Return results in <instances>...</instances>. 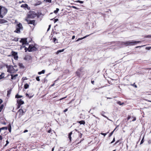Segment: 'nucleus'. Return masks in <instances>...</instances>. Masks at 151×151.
<instances>
[{
  "instance_id": "22",
  "label": "nucleus",
  "mask_w": 151,
  "mask_h": 151,
  "mask_svg": "<svg viewBox=\"0 0 151 151\" xmlns=\"http://www.w3.org/2000/svg\"><path fill=\"white\" fill-rule=\"evenodd\" d=\"M8 129L7 127H3L1 128H0V133L1 132V131L3 130H7Z\"/></svg>"
},
{
  "instance_id": "33",
  "label": "nucleus",
  "mask_w": 151,
  "mask_h": 151,
  "mask_svg": "<svg viewBox=\"0 0 151 151\" xmlns=\"http://www.w3.org/2000/svg\"><path fill=\"white\" fill-rule=\"evenodd\" d=\"M11 90H9L7 91V96H8L11 93Z\"/></svg>"
},
{
  "instance_id": "40",
  "label": "nucleus",
  "mask_w": 151,
  "mask_h": 151,
  "mask_svg": "<svg viewBox=\"0 0 151 151\" xmlns=\"http://www.w3.org/2000/svg\"><path fill=\"white\" fill-rule=\"evenodd\" d=\"M114 132V131H113L112 132H111L109 135V137H110L113 134Z\"/></svg>"
},
{
  "instance_id": "34",
  "label": "nucleus",
  "mask_w": 151,
  "mask_h": 151,
  "mask_svg": "<svg viewBox=\"0 0 151 151\" xmlns=\"http://www.w3.org/2000/svg\"><path fill=\"white\" fill-rule=\"evenodd\" d=\"M59 10V9L58 8H56V10H55L54 11V13H55V14H56V13H57L58 12Z\"/></svg>"
},
{
  "instance_id": "35",
  "label": "nucleus",
  "mask_w": 151,
  "mask_h": 151,
  "mask_svg": "<svg viewBox=\"0 0 151 151\" xmlns=\"http://www.w3.org/2000/svg\"><path fill=\"white\" fill-rule=\"evenodd\" d=\"M109 133V132H106L105 133H101V135H104V136H105Z\"/></svg>"
},
{
  "instance_id": "61",
  "label": "nucleus",
  "mask_w": 151,
  "mask_h": 151,
  "mask_svg": "<svg viewBox=\"0 0 151 151\" xmlns=\"http://www.w3.org/2000/svg\"><path fill=\"white\" fill-rule=\"evenodd\" d=\"M3 101L1 99H0V104H1L2 102Z\"/></svg>"
},
{
  "instance_id": "58",
  "label": "nucleus",
  "mask_w": 151,
  "mask_h": 151,
  "mask_svg": "<svg viewBox=\"0 0 151 151\" xmlns=\"http://www.w3.org/2000/svg\"><path fill=\"white\" fill-rule=\"evenodd\" d=\"M94 81H92V80L91 81V83H92L93 84H94Z\"/></svg>"
},
{
  "instance_id": "46",
  "label": "nucleus",
  "mask_w": 151,
  "mask_h": 151,
  "mask_svg": "<svg viewBox=\"0 0 151 151\" xmlns=\"http://www.w3.org/2000/svg\"><path fill=\"white\" fill-rule=\"evenodd\" d=\"M51 26V24H50V25H49L48 28L47 29V31H48L50 30V29Z\"/></svg>"
},
{
  "instance_id": "43",
  "label": "nucleus",
  "mask_w": 151,
  "mask_h": 151,
  "mask_svg": "<svg viewBox=\"0 0 151 151\" xmlns=\"http://www.w3.org/2000/svg\"><path fill=\"white\" fill-rule=\"evenodd\" d=\"M78 134L79 136L81 138L82 135V134L80 133H79H79H78Z\"/></svg>"
},
{
  "instance_id": "30",
  "label": "nucleus",
  "mask_w": 151,
  "mask_h": 151,
  "mask_svg": "<svg viewBox=\"0 0 151 151\" xmlns=\"http://www.w3.org/2000/svg\"><path fill=\"white\" fill-rule=\"evenodd\" d=\"M4 106L3 104L0 105V112H1L2 110L4 107Z\"/></svg>"
},
{
  "instance_id": "41",
  "label": "nucleus",
  "mask_w": 151,
  "mask_h": 151,
  "mask_svg": "<svg viewBox=\"0 0 151 151\" xmlns=\"http://www.w3.org/2000/svg\"><path fill=\"white\" fill-rule=\"evenodd\" d=\"M77 2H78L80 4H83L84 2L83 1H80V0L78 1H77Z\"/></svg>"
},
{
  "instance_id": "19",
  "label": "nucleus",
  "mask_w": 151,
  "mask_h": 151,
  "mask_svg": "<svg viewBox=\"0 0 151 151\" xmlns=\"http://www.w3.org/2000/svg\"><path fill=\"white\" fill-rule=\"evenodd\" d=\"M77 122L79 123L80 124L84 125L85 124V122L84 120H81L80 121H78Z\"/></svg>"
},
{
  "instance_id": "51",
  "label": "nucleus",
  "mask_w": 151,
  "mask_h": 151,
  "mask_svg": "<svg viewBox=\"0 0 151 151\" xmlns=\"http://www.w3.org/2000/svg\"><path fill=\"white\" fill-rule=\"evenodd\" d=\"M58 20V19H55L54 20V23L56 22H57Z\"/></svg>"
},
{
  "instance_id": "6",
  "label": "nucleus",
  "mask_w": 151,
  "mask_h": 151,
  "mask_svg": "<svg viewBox=\"0 0 151 151\" xmlns=\"http://www.w3.org/2000/svg\"><path fill=\"white\" fill-rule=\"evenodd\" d=\"M140 42H141L140 41H135L134 40L127 41L128 45H127V46H128L134 45Z\"/></svg>"
},
{
  "instance_id": "20",
  "label": "nucleus",
  "mask_w": 151,
  "mask_h": 151,
  "mask_svg": "<svg viewBox=\"0 0 151 151\" xmlns=\"http://www.w3.org/2000/svg\"><path fill=\"white\" fill-rule=\"evenodd\" d=\"M28 5L26 4H22L21 6V7L23 8H27L28 7Z\"/></svg>"
},
{
  "instance_id": "16",
  "label": "nucleus",
  "mask_w": 151,
  "mask_h": 151,
  "mask_svg": "<svg viewBox=\"0 0 151 151\" xmlns=\"http://www.w3.org/2000/svg\"><path fill=\"white\" fill-rule=\"evenodd\" d=\"M26 96L29 99H30L34 96V94L32 93H29V94L26 93Z\"/></svg>"
},
{
  "instance_id": "38",
  "label": "nucleus",
  "mask_w": 151,
  "mask_h": 151,
  "mask_svg": "<svg viewBox=\"0 0 151 151\" xmlns=\"http://www.w3.org/2000/svg\"><path fill=\"white\" fill-rule=\"evenodd\" d=\"M6 144L4 146V147H6L7 145L9 143V142L8 140L6 141Z\"/></svg>"
},
{
  "instance_id": "15",
  "label": "nucleus",
  "mask_w": 151,
  "mask_h": 151,
  "mask_svg": "<svg viewBox=\"0 0 151 151\" xmlns=\"http://www.w3.org/2000/svg\"><path fill=\"white\" fill-rule=\"evenodd\" d=\"M10 75L11 76V79L12 80H15L16 78V77L18 76V75L17 74H16L15 75L11 74Z\"/></svg>"
},
{
  "instance_id": "50",
  "label": "nucleus",
  "mask_w": 151,
  "mask_h": 151,
  "mask_svg": "<svg viewBox=\"0 0 151 151\" xmlns=\"http://www.w3.org/2000/svg\"><path fill=\"white\" fill-rule=\"evenodd\" d=\"M132 117L133 118V119L132 120V121H134L136 120V118L135 117Z\"/></svg>"
},
{
  "instance_id": "57",
  "label": "nucleus",
  "mask_w": 151,
  "mask_h": 151,
  "mask_svg": "<svg viewBox=\"0 0 151 151\" xmlns=\"http://www.w3.org/2000/svg\"><path fill=\"white\" fill-rule=\"evenodd\" d=\"M28 130H25L24 132H23L24 133H26V132H28Z\"/></svg>"
},
{
  "instance_id": "31",
  "label": "nucleus",
  "mask_w": 151,
  "mask_h": 151,
  "mask_svg": "<svg viewBox=\"0 0 151 151\" xmlns=\"http://www.w3.org/2000/svg\"><path fill=\"white\" fill-rule=\"evenodd\" d=\"M12 40L13 41L17 42L18 40V38L17 37H14L13 39H12Z\"/></svg>"
},
{
  "instance_id": "54",
  "label": "nucleus",
  "mask_w": 151,
  "mask_h": 151,
  "mask_svg": "<svg viewBox=\"0 0 151 151\" xmlns=\"http://www.w3.org/2000/svg\"><path fill=\"white\" fill-rule=\"evenodd\" d=\"M119 140H118L117 141H116L114 143V145H116V144H117L118 142H119Z\"/></svg>"
},
{
  "instance_id": "39",
  "label": "nucleus",
  "mask_w": 151,
  "mask_h": 151,
  "mask_svg": "<svg viewBox=\"0 0 151 151\" xmlns=\"http://www.w3.org/2000/svg\"><path fill=\"white\" fill-rule=\"evenodd\" d=\"M39 77H40V76H37L36 77V80L37 81H40V80L39 78Z\"/></svg>"
},
{
  "instance_id": "11",
  "label": "nucleus",
  "mask_w": 151,
  "mask_h": 151,
  "mask_svg": "<svg viewBox=\"0 0 151 151\" xmlns=\"http://www.w3.org/2000/svg\"><path fill=\"white\" fill-rule=\"evenodd\" d=\"M24 112H24L23 110L21 109L19 110L17 113L19 114V116L21 117L24 115Z\"/></svg>"
},
{
  "instance_id": "24",
  "label": "nucleus",
  "mask_w": 151,
  "mask_h": 151,
  "mask_svg": "<svg viewBox=\"0 0 151 151\" xmlns=\"http://www.w3.org/2000/svg\"><path fill=\"white\" fill-rule=\"evenodd\" d=\"M22 97L23 96H22L19 95L18 94L16 95L15 96V98L17 99L20 98Z\"/></svg>"
},
{
  "instance_id": "29",
  "label": "nucleus",
  "mask_w": 151,
  "mask_h": 151,
  "mask_svg": "<svg viewBox=\"0 0 151 151\" xmlns=\"http://www.w3.org/2000/svg\"><path fill=\"white\" fill-rule=\"evenodd\" d=\"M117 104H119V105H123V104H124V102L122 103L120 101H118L117 102Z\"/></svg>"
},
{
  "instance_id": "13",
  "label": "nucleus",
  "mask_w": 151,
  "mask_h": 151,
  "mask_svg": "<svg viewBox=\"0 0 151 151\" xmlns=\"http://www.w3.org/2000/svg\"><path fill=\"white\" fill-rule=\"evenodd\" d=\"M27 38H22L21 39L20 42L22 43V45H24L27 43Z\"/></svg>"
},
{
  "instance_id": "62",
  "label": "nucleus",
  "mask_w": 151,
  "mask_h": 151,
  "mask_svg": "<svg viewBox=\"0 0 151 151\" xmlns=\"http://www.w3.org/2000/svg\"><path fill=\"white\" fill-rule=\"evenodd\" d=\"M66 97H63V98L61 99H60V100H62L63 99H64L65 98H66Z\"/></svg>"
},
{
  "instance_id": "27",
  "label": "nucleus",
  "mask_w": 151,
  "mask_h": 151,
  "mask_svg": "<svg viewBox=\"0 0 151 151\" xmlns=\"http://www.w3.org/2000/svg\"><path fill=\"white\" fill-rule=\"evenodd\" d=\"M19 66L20 68H24V66L22 63H19Z\"/></svg>"
},
{
  "instance_id": "3",
  "label": "nucleus",
  "mask_w": 151,
  "mask_h": 151,
  "mask_svg": "<svg viewBox=\"0 0 151 151\" xmlns=\"http://www.w3.org/2000/svg\"><path fill=\"white\" fill-rule=\"evenodd\" d=\"M6 68L7 69V72L11 73H13L18 71L17 69H15L12 65H6Z\"/></svg>"
},
{
  "instance_id": "44",
  "label": "nucleus",
  "mask_w": 151,
  "mask_h": 151,
  "mask_svg": "<svg viewBox=\"0 0 151 151\" xmlns=\"http://www.w3.org/2000/svg\"><path fill=\"white\" fill-rule=\"evenodd\" d=\"M145 37H146V38L151 37V35H147Z\"/></svg>"
},
{
  "instance_id": "10",
  "label": "nucleus",
  "mask_w": 151,
  "mask_h": 151,
  "mask_svg": "<svg viewBox=\"0 0 151 151\" xmlns=\"http://www.w3.org/2000/svg\"><path fill=\"white\" fill-rule=\"evenodd\" d=\"M12 55L11 56H13L15 60H17L18 58V56L17 55V53L16 52L12 51L11 52ZM9 57L11 56V55H8V56Z\"/></svg>"
},
{
  "instance_id": "36",
  "label": "nucleus",
  "mask_w": 151,
  "mask_h": 151,
  "mask_svg": "<svg viewBox=\"0 0 151 151\" xmlns=\"http://www.w3.org/2000/svg\"><path fill=\"white\" fill-rule=\"evenodd\" d=\"M131 85L134 87L135 88H137V85L135 84V83H134L133 84H131Z\"/></svg>"
},
{
  "instance_id": "17",
  "label": "nucleus",
  "mask_w": 151,
  "mask_h": 151,
  "mask_svg": "<svg viewBox=\"0 0 151 151\" xmlns=\"http://www.w3.org/2000/svg\"><path fill=\"white\" fill-rule=\"evenodd\" d=\"M7 22V21L5 19H0V24H3Z\"/></svg>"
},
{
  "instance_id": "42",
  "label": "nucleus",
  "mask_w": 151,
  "mask_h": 151,
  "mask_svg": "<svg viewBox=\"0 0 151 151\" xmlns=\"http://www.w3.org/2000/svg\"><path fill=\"white\" fill-rule=\"evenodd\" d=\"M53 42L55 43V41L57 40V39L56 37H54L53 39Z\"/></svg>"
},
{
  "instance_id": "63",
  "label": "nucleus",
  "mask_w": 151,
  "mask_h": 151,
  "mask_svg": "<svg viewBox=\"0 0 151 151\" xmlns=\"http://www.w3.org/2000/svg\"><path fill=\"white\" fill-rule=\"evenodd\" d=\"M146 101H148V102H151V101L147 100V99L145 100Z\"/></svg>"
},
{
  "instance_id": "59",
  "label": "nucleus",
  "mask_w": 151,
  "mask_h": 151,
  "mask_svg": "<svg viewBox=\"0 0 151 151\" xmlns=\"http://www.w3.org/2000/svg\"><path fill=\"white\" fill-rule=\"evenodd\" d=\"M145 69H146V70H151V68H145Z\"/></svg>"
},
{
  "instance_id": "47",
  "label": "nucleus",
  "mask_w": 151,
  "mask_h": 151,
  "mask_svg": "<svg viewBox=\"0 0 151 151\" xmlns=\"http://www.w3.org/2000/svg\"><path fill=\"white\" fill-rule=\"evenodd\" d=\"M68 110V109L67 108V109H65L64 110H63V112H64V113H65Z\"/></svg>"
},
{
  "instance_id": "64",
  "label": "nucleus",
  "mask_w": 151,
  "mask_h": 151,
  "mask_svg": "<svg viewBox=\"0 0 151 151\" xmlns=\"http://www.w3.org/2000/svg\"><path fill=\"white\" fill-rule=\"evenodd\" d=\"M118 126H117L115 128V129H114V130L113 131H114H114L117 128V127H118Z\"/></svg>"
},
{
  "instance_id": "23",
  "label": "nucleus",
  "mask_w": 151,
  "mask_h": 151,
  "mask_svg": "<svg viewBox=\"0 0 151 151\" xmlns=\"http://www.w3.org/2000/svg\"><path fill=\"white\" fill-rule=\"evenodd\" d=\"M4 73H2L1 75H0V79H1L4 78Z\"/></svg>"
},
{
  "instance_id": "18",
  "label": "nucleus",
  "mask_w": 151,
  "mask_h": 151,
  "mask_svg": "<svg viewBox=\"0 0 151 151\" xmlns=\"http://www.w3.org/2000/svg\"><path fill=\"white\" fill-rule=\"evenodd\" d=\"M42 2L40 1H36V3L35 4V6H37L41 4Z\"/></svg>"
},
{
  "instance_id": "28",
  "label": "nucleus",
  "mask_w": 151,
  "mask_h": 151,
  "mask_svg": "<svg viewBox=\"0 0 151 151\" xmlns=\"http://www.w3.org/2000/svg\"><path fill=\"white\" fill-rule=\"evenodd\" d=\"M45 73V70H42V71L39 72H38V73L39 75H40L41 74H44Z\"/></svg>"
},
{
  "instance_id": "2",
  "label": "nucleus",
  "mask_w": 151,
  "mask_h": 151,
  "mask_svg": "<svg viewBox=\"0 0 151 151\" xmlns=\"http://www.w3.org/2000/svg\"><path fill=\"white\" fill-rule=\"evenodd\" d=\"M7 9L4 6H0V17L3 18L7 13Z\"/></svg>"
},
{
  "instance_id": "49",
  "label": "nucleus",
  "mask_w": 151,
  "mask_h": 151,
  "mask_svg": "<svg viewBox=\"0 0 151 151\" xmlns=\"http://www.w3.org/2000/svg\"><path fill=\"white\" fill-rule=\"evenodd\" d=\"M131 118V116L129 115L127 117V120H128L129 119Z\"/></svg>"
},
{
  "instance_id": "26",
  "label": "nucleus",
  "mask_w": 151,
  "mask_h": 151,
  "mask_svg": "<svg viewBox=\"0 0 151 151\" xmlns=\"http://www.w3.org/2000/svg\"><path fill=\"white\" fill-rule=\"evenodd\" d=\"M29 86L27 83L25 84L24 86V88L25 89H26L29 88Z\"/></svg>"
},
{
  "instance_id": "4",
  "label": "nucleus",
  "mask_w": 151,
  "mask_h": 151,
  "mask_svg": "<svg viewBox=\"0 0 151 151\" xmlns=\"http://www.w3.org/2000/svg\"><path fill=\"white\" fill-rule=\"evenodd\" d=\"M16 29L14 31V32L17 33H20V30L23 29V26L21 23L17 24L16 26Z\"/></svg>"
},
{
  "instance_id": "52",
  "label": "nucleus",
  "mask_w": 151,
  "mask_h": 151,
  "mask_svg": "<svg viewBox=\"0 0 151 151\" xmlns=\"http://www.w3.org/2000/svg\"><path fill=\"white\" fill-rule=\"evenodd\" d=\"M52 131V129H50L48 131V133H50Z\"/></svg>"
},
{
  "instance_id": "37",
  "label": "nucleus",
  "mask_w": 151,
  "mask_h": 151,
  "mask_svg": "<svg viewBox=\"0 0 151 151\" xmlns=\"http://www.w3.org/2000/svg\"><path fill=\"white\" fill-rule=\"evenodd\" d=\"M144 137L141 141L140 143V145H141L143 143V142H144Z\"/></svg>"
},
{
  "instance_id": "53",
  "label": "nucleus",
  "mask_w": 151,
  "mask_h": 151,
  "mask_svg": "<svg viewBox=\"0 0 151 151\" xmlns=\"http://www.w3.org/2000/svg\"><path fill=\"white\" fill-rule=\"evenodd\" d=\"M73 8L75 9H78V8L76 6H73L72 7Z\"/></svg>"
},
{
  "instance_id": "9",
  "label": "nucleus",
  "mask_w": 151,
  "mask_h": 151,
  "mask_svg": "<svg viewBox=\"0 0 151 151\" xmlns=\"http://www.w3.org/2000/svg\"><path fill=\"white\" fill-rule=\"evenodd\" d=\"M28 24H33L34 27H35L36 24L35 23V20H30L28 19H26L25 20Z\"/></svg>"
},
{
  "instance_id": "8",
  "label": "nucleus",
  "mask_w": 151,
  "mask_h": 151,
  "mask_svg": "<svg viewBox=\"0 0 151 151\" xmlns=\"http://www.w3.org/2000/svg\"><path fill=\"white\" fill-rule=\"evenodd\" d=\"M83 69V68L81 67L79 68L75 72V74L76 75L79 77H80L81 76V73H82L83 71L82 70Z\"/></svg>"
},
{
  "instance_id": "1",
  "label": "nucleus",
  "mask_w": 151,
  "mask_h": 151,
  "mask_svg": "<svg viewBox=\"0 0 151 151\" xmlns=\"http://www.w3.org/2000/svg\"><path fill=\"white\" fill-rule=\"evenodd\" d=\"M78 133H79V131L76 129L69 133L68 135V138L69 139L70 141H71V135L73 138L76 137L77 136Z\"/></svg>"
},
{
  "instance_id": "12",
  "label": "nucleus",
  "mask_w": 151,
  "mask_h": 151,
  "mask_svg": "<svg viewBox=\"0 0 151 151\" xmlns=\"http://www.w3.org/2000/svg\"><path fill=\"white\" fill-rule=\"evenodd\" d=\"M118 44L121 45H124L125 46H127V41L124 42L123 41H118L117 42Z\"/></svg>"
},
{
  "instance_id": "56",
  "label": "nucleus",
  "mask_w": 151,
  "mask_h": 151,
  "mask_svg": "<svg viewBox=\"0 0 151 151\" xmlns=\"http://www.w3.org/2000/svg\"><path fill=\"white\" fill-rule=\"evenodd\" d=\"M75 37V35H73L72 37V40H73Z\"/></svg>"
},
{
  "instance_id": "7",
  "label": "nucleus",
  "mask_w": 151,
  "mask_h": 151,
  "mask_svg": "<svg viewBox=\"0 0 151 151\" xmlns=\"http://www.w3.org/2000/svg\"><path fill=\"white\" fill-rule=\"evenodd\" d=\"M37 50V48L33 45H29V47L28 48V50L29 52L36 51Z\"/></svg>"
},
{
  "instance_id": "25",
  "label": "nucleus",
  "mask_w": 151,
  "mask_h": 151,
  "mask_svg": "<svg viewBox=\"0 0 151 151\" xmlns=\"http://www.w3.org/2000/svg\"><path fill=\"white\" fill-rule=\"evenodd\" d=\"M64 50V49H63L61 50H58L56 53V54H58L60 52H63Z\"/></svg>"
},
{
  "instance_id": "21",
  "label": "nucleus",
  "mask_w": 151,
  "mask_h": 151,
  "mask_svg": "<svg viewBox=\"0 0 151 151\" xmlns=\"http://www.w3.org/2000/svg\"><path fill=\"white\" fill-rule=\"evenodd\" d=\"M7 128L8 129L9 132H11L12 127H11V124L10 123L9 124V125L8 126V127H7Z\"/></svg>"
},
{
  "instance_id": "60",
  "label": "nucleus",
  "mask_w": 151,
  "mask_h": 151,
  "mask_svg": "<svg viewBox=\"0 0 151 151\" xmlns=\"http://www.w3.org/2000/svg\"><path fill=\"white\" fill-rule=\"evenodd\" d=\"M80 40H81L80 38H79L77 40H76V42H77Z\"/></svg>"
},
{
  "instance_id": "5",
  "label": "nucleus",
  "mask_w": 151,
  "mask_h": 151,
  "mask_svg": "<svg viewBox=\"0 0 151 151\" xmlns=\"http://www.w3.org/2000/svg\"><path fill=\"white\" fill-rule=\"evenodd\" d=\"M37 16V14L34 11H30L27 15V18L34 19Z\"/></svg>"
},
{
  "instance_id": "14",
  "label": "nucleus",
  "mask_w": 151,
  "mask_h": 151,
  "mask_svg": "<svg viewBox=\"0 0 151 151\" xmlns=\"http://www.w3.org/2000/svg\"><path fill=\"white\" fill-rule=\"evenodd\" d=\"M17 103L21 105L23 104L24 103V102L22 100V99H17Z\"/></svg>"
},
{
  "instance_id": "45",
  "label": "nucleus",
  "mask_w": 151,
  "mask_h": 151,
  "mask_svg": "<svg viewBox=\"0 0 151 151\" xmlns=\"http://www.w3.org/2000/svg\"><path fill=\"white\" fill-rule=\"evenodd\" d=\"M21 105H20V104H18V105H17V109H19V108H20V106Z\"/></svg>"
},
{
  "instance_id": "55",
  "label": "nucleus",
  "mask_w": 151,
  "mask_h": 151,
  "mask_svg": "<svg viewBox=\"0 0 151 151\" xmlns=\"http://www.w3.org/2000/svg\"><path fill=\"white\" fill-rule=\"evenodd\" d=\"M3 139V138H2V136L0 135V140H1Z\"/></svg>"
},
{
  "instance_id": "32",
  "label": "nucleus",
  "mask_w": 151,
  "mask_h": 151,
  "mask_svg": "<svg viewBox=\"0 0 151 151\" xmlns=\"http://www.w3.org/2000/svg\"><path fill=\"white\" fill-rule=\"evenodd\" d=\"M92 33L91 34H90L89 35H87L83 37H81V38L80 39H81V40H83V39H84L86 38V37H88V36H89L90 35L92 34Z\"/></svg>"
},
{
  "instance_id": "48",
  "label": "nucleus",
  "mask_w": 151,
  "mask_h": 151,
  "mask_svg": "<svg viewBox=\"0 0 151 151\" xmlns=\"http://www.w3.org/2000/svg\"><path fill=\"white\" fill-rule=\"evenodd\" d=\"M115 138H114L113 139V140L111 142V143H113L114 142H115Z\"/></svg>"
}]
</instances>
